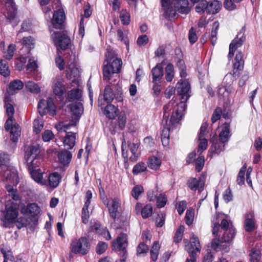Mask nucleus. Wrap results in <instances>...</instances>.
Masks as SVG:
<instances>
[{
  "instance_id": "1",
  "label": "nucleus",
  "mask_w": 262,
  "mask_h": 262,
  "mask_svg": "<svg viewBox=\"0 0 262 262\" xmlns=\"http://www.w3.org/2000/svg\"><path fill=\"white\" fill-rule=\"evenodd\" d=\"M78 120V117H75L69 123L62 122L56 125L57 130L63 129L66 133L62 140L65 149H72L76 144L77 134L76 126Z\"/></svg>"
},
{
  "instance_id": "2",
  "label": "nucleus",
  "mask_w": 262,
  "mask_h": 262,
  "mask_svg": "<svg viewBox=\"0 0 262 262\" xmlns=\"http://www.w3.org/2000/svg\"><path fill=\"white\" fill-rule=\"evenodd\" d=\"M190 86L189 82L186 80H180L177 88V92L178 95L181 97V101L177 106H175V113L176 116L173 115V117L177 120L179 119L182 116L184 115V112L186 108V102L190 97L189 94Z\"/></svg>"
},
{
  "instance_id": "3",
  "label": "nucleus",
  "mask_w": 262,
  "mask_h": 262,
  "mask_svg": "<svg viewBox=\"0 0 262 262\" xmlns=\"http://www.w3.org/2000/svg\"><path fill=\"white\" fill-rule=\"evenodd\" d=\"M103 64V77L105 79L110 80L113 74L120 72L122 60L120 58L116 57V54L114 51L107 50L106 59Z\"/></svg>"
},
{
  "instance_id": "4",
  "label": "nucleus",
  "mask_w": 262,
  "mask_h": 262,
  "mask_svg": "<svg viewBox=\"0 0 262 262\" xmlns=\"http://www.w3.org/2000/svg\"><path fill=\"white\" fill-rule=\"evenodd\" d=\"M40 212V208L35 203H31L21 208V213L30 216L25 222L23 223V226L33 227L37 225L38 220L36 216Z\"/></svg>"
},
{
  "instance_id": "5",
  "label": "nucleus",
  "mask_w": 262,
  "mask_h": 262,
  "mask_svg": "<svg viewBox=\"0 0 262 262\" xmlns=\"http://www.w3.org/2000/svg\"><path fill=\"white\" fill-rule=\"evenodd\" d=\"M90 244L88 239L85 237L79 239H74L70 244L71 251L75 254L85 255L89 252Z\"/></svg>"
},
{
  "instance_id": "6",
  "label": "nucleus",
  "mask_w": 262,
  "mask_h": 262,
  "mask_svg": "<svg viewBox=\"0 0 262 262\" xmlns=\"http://www.w3.org/2000/svg\"><path fill=\"white\" fill-rule=\"evenodd\" d=\"M52 38L55 45L62 50H65L70 44L69 36L64 32H55L52 34Z\"/></svg>"
},
{
  "instance_id": "7",
  "label": "nucleus",
  "mask_w": 262,
  "mask_h": 262,
  "mask_svg": "<svg viewBox=\"0 0 262 262\" xmlns=\"http://www.w3.org/2000/svg\"><path fill=\"white\" fill-rule=\"evenodd\" d=\"M38 110L41 116H43L47 113L54 115L55 114V106L52 99L48 98L47 100H40L38 104Z\"/></svg>"
},
{
  "instance_id": "8",
  "label": "nucleus",
  "mask_w": 262,
  "mask_h": 262,
  "mask_svg": "<svg viewBox=\"0 0 262 262\" xmlns=\"http://www.w3.org/2000/svg\"><path fill=\"white\" fill-rule=\"evenodd\" d=\"M179 103H176L175 100L172 99V100H171L168 103L165 105L163 107V117L164 119L168 120V117L170 115V114L171 113V111H172L171 113V119L169 121V123H171L172 125L174 124L175 123H178L182 119V117L183 116H182L181 118L177 120L176 118H174L173 117V115H174L176 116V113L175 112V106H177L178 104H179Z\"/></svg>"
},
{
  "instance_id": "9",
  "label": "nucleus",
  "mask_w": 262,
  "mask_h": 262,
  "mask_svg": "<svg viewBox=\"0 0 262 262\" xmlns=\"http://www.w3.org/2000/svg\"><path fill=\"white\" fill-rule=\"evenodd\" d=\"M127 236L125 233H121L112 244V249L115 251H121L123 255L126 253V248L127 246Z\"/></svg>"
},
{
  "instance_id": "10",
  "label": "nucleus",
  "mask_w": 262,
  "mask_h": 262,
  "mask_svg": "<svg viewBox=\"0 0 262 262\" xmlns=\"http://www.w3.org/2000/svg\"><path fill=\"white\" fill-rule=\"evenodd\" d=\"M230 75H226L222 84L219 86L217 93L220 98H227L232 91L231 82L228 81Z\"/></svg>"
},
{
  "instance_id": "11",
  "label": "nucleus",
  "mask_w": 262,
  "mask_h": 262,
  "mask_svg": "<svg viewBox=\"0 0 262 262\" xmlns=\"http://www.w3.org/2000/svg\"><path fill=\"white\" fill-rule=\"evenodd\" d=\"M66 19V15L62 9H59L53 14L51 23L53 27L56 29L62 28L63 24Z\"/></svg>"
},
{
  "instance_id": "12",
  "label": "nucleus",
  "mask_w": 262,
  "mask_h": 262,
  "mask_svg": "<svg viewBox=\"0 0 262 262\" xmlns=\"http://www.w3.org/2000/svg\"><path fill=\"white\" fill-rule=\"evenodd\" d=\"M18 206L13 202H8L6 205L5 219L8 221H13L18 216Z\"/></svg>"
},
{
  "instance_id": "13",
  "label": "nucleus",
  "mask_w": 262,
  "mask_h": 262,
  "mask_svg": "<svg viewBox=\"0 0 262 262\" xmlns=\"http://www.w3.org/2000/svg\"><path fill=\"white\" fill-rule=\"evenodd\" d=\"M174 9L177 12L183 14H188L191 11L190 7H189V2L188 0H174L173 2Z\"/></svg>"
},
{
  "instance_id": "14",
  "label": "nucleus",
  "mask_w": 262,
  "mask_h": 262,
  "mask_svg": "<svg viewBox=\"0 0 262 262\" xmlns=\"http://www.w3.org/2000/svg\"><path fill=\"white\" fill-rule=\"evenodd\" d=\"M205 177L202 175L198 180L196 178H191L187 182L188 187L192 190L196 191L198 190L201 192L203 190L205 185Z\"/></svg>"
},
{
  "instance_id": "15",
  "label": "nucleus",
  "mask_w": 262,
  "mask_h": 262,
  "mask_svg": "<svg viewBox=\"0 0 262 262\" xmlns=\"http://www.w3.org/2000/svg\"><path fill=\"white\" fill-rule=\"evenodd\" d=\"M171 2L172 0H161L163 16L168 20H170L176 16V11L171 6Z\"/></svg>"
},
{
  "instance_id": "16",
  "label": "nucleus",
  "mask_w": 262,
  "mask_h": 262,
  "mask_svg": "<svg viewBox=\"0 0 262 262\" xmlns=\"http://www.w3.org/2000/svg\"><path fill=\"white\" fill-rule=\"evenodd\" d=\"M52 89L55 95L62 96L67 90L63 79L60 77H56L53 83Z\"/></svg>"
},
{
  "instance_id": "17",
  "label": "nucleus",
  "mask_w": 262,
  "mask_h": 262,
  "mask_svg": "<svg viewBox=\"0 0 262 262\" xmlns=\"http://www.w3.org/2000/svg\"><path fill=\"white\" fill-rule=\"evenodd\" d=\"M6 4L8 7H10V9L8 10L7 19L13 26H16L18 21L16 20V12L14 7V1L6 0Z\"/></svg>"
},
{
  "instance_id": "18",
  "label": "nucleus",
  "mask_w": 262,
  "mask_h": 262,
  "mask_svg": "<svg viewBox=\"0 0 262 262\" xmlns=\"http://www.w3.org/2000/svg\"><path fill=\"white\" fill-rule=\"evenodd\" d=\"M201 248L199 239L194 235L190 238V243L185 246V249L189 255H195V253L199 252Z\"/></svg>"
},
{
  "instance_id": "19",
  "label": "nucleus",
  "mask_w": 262,
  "mask_h": 262,
  "mask_svg": "<svg viewBox=\"0 0 262 262\" xmlns=\"http://www.w3.org/2000/svg\"><path fill=\"white\" fill-rule=\"evenodd\" d=\"M72 157V154L71 152L68 151L67 149H64L58 154V161L64 167H67L69 166L71 161Z\"/></svg>"
},
{
  "instance_id": "20",
  "label": "nucleus",
  "mask_w": 262,
  "mask_h": 262,
  "mask_svg": "<svg viewBox=\"0 0 262 262\" xmlns=\"http://www.w3.org/2000/svg\"><path fill=\"white\" fill-rule=\"evenodd\" d=\"M120 206V201L118 198H114L110 200L107 203V207L111 216L113 219L116 218L118 213V209Z\"/></svg>"
},
{
  "instance_id": "21",
  "label": "nucleus",
  "mask_w": 262,
  "mask_h": 262,
  "mask_svg": "<svg viewBox=\"0 0 262 262\" xmlns=\"http://www.w3.org/2000/svg\"><path fill=\"white\" fill-rule=\"evenodd\" d=\"M244 41L245 38L243 36L238 38V36L232 41L229 46V51L228 55L229 59L233 57L235 50L243 45Z\"/></svg>"
},
{
  "instance_id": "22",
  "label": "nucleus",
  "mask_w": 262,
  "mask_h": 262,
  "mask_svg": "<svg viewBox=\"0 0 262 262\" xmlns=\"http://www.w3.org/2000/svg\"><path fill=\"white\" fill-rule=\"evenodd\" d=\"M254 214L253 212H249L245 215L244 226L247 232H252L255 228Z\"/></svg>"
},
{
  "instance_id": "23",
  "label": "nucleus",
  "mask_w": 262,
  "mask_h": 262,
  "mask_svg": "<svg viewBox=\"0 0 262 262\" xmlns=\"http://www.w3.org/2000/svg\"><path fill=\"white\" fill-rule=\"evenodd\" d=\"M0 174L7 180H12L16 177L15 169H11L7 164L0 166Z\"/></svg>"
},
{
  "instance_id": "24",
  "label": "nucleus",
  "mask_w": 262,
  "mask_h": 262,
  "mask_svg": "<svg viewBox=\"0 0 262 262\" xmlns=\"http://www.w3.org/2000/svg\"><path fill=\"white\" fill-rule=\"evenodd\" d=\"M28 169L29 170L35 169L37 167H39L42 163L41 156L36 157H25Z\"/></svg>"
},
{
  "instance_id": "25",
  "label": "nucleus",
  "mask_w": 262,
  "mask_h": 262,
  "mask_svg": "<svg viewBox=\"0 0 262 262\" xmlns=\"http://www.w3.org/2000/svg\"><path fill=\"white\" fill-rule=\"evenodd\" d=\"M221 131L219 134L220 141L222 143L228 142L230 137V128L228 123H224L221 127Z\"/></svg>"
},
{
  "instance_id": "26",
  "label": "nucleus",
  "mask_w": 262,
  "mask_h": 262,
  "mask_svg": "<svg viewBox=\"0 0 262 262\" xmlns=\"http://www.w3.org/2000/svg\"><path fill=\"white\" fill-rule=\"evenodd\" d=\"M24 86L23 82L20 80H14L9 84L8 92L11 95H13L21 90Z\"/></svg>"
},
{
  "instance_id": "27",
  "label": "nucleus",
  "mask_w": 262,
  "mask_h": 262,
  "mask_svg": "<svg viewBox=\"0 0 262 262\" xmlns=\"http://www.w3.org/2000/svg\"><path fill=\"white\" fill-rule=\"evenodd\" d=\"M222 4L218 1L207 2V13L208 14H216L221 8Z\"/></svg>"
},
{
  "instance_id": "28",
  "label": "nucleus",
  "mask_w": 262,
  "mask_h": 262,
  "mask_svg": "<svg viewBox=\"0 0 262 262\" xmlns=\"http://www.w3.org/2000/svg\"><path fill=\"white\" fill-rule=\"evenodd\" d=\"M61 180V176L57 172H53L49 175L48 183L50 187L56 188Z\"/></svg>"
},
{
  "instance_id": "29",
  "label": "nucleus",
  "mask_w": 262,
  "mask_h": 262,
  "mask_svg": "<svg viewBox=\"0 0 262 262\" xmlns=\"http://www.w3.org/2000/svg\"><path fill=\"white\" fill-rule=\"evenodd\" d=\"M29 171L31 177L36 182L41 185L46 184V180L43 179L42 172L40 169H37Z\"/></svg>"
},
{
  "instance_id": "30",
  "label": "nucleus",
  "mask_w": 262,
  "mask_h": 262,
  "mask_svg": "<svg viewBox=\"0 0 262 262\" xmlns=\"http://www.w3.org/2000/svg\"><path fill=\"white\" fill-rule=\"evenodd\" d=\"M40 146L37 145H32L28 147L25 157H36L40 156Z\"/></svg>"
},
{
  "instance_id": "31",
  "label": "nucleus",
  "mask_w": 262,
  "mask_h": 262,
  "mask_svg": "<svg viewBox=\"0 0 262 262\" xmlns=\"http://www.w3.org/2000/svg\"><path fill=\"white\" fill-rule=\"evenodd\" d=\"M4 102L8 117H13L14 108L10 97L9 96H5Z\"/></svg>"
},
{
  "instance_id": "32",
  "label": "nucleus",
  "mask_w": 262,
  "mask_h": 262,
  "mask_svg": "<svg viewBox=\"0 0 262 262\" xmlns=\"http://www.w3.org/2000/svg\"><path fill=\"white\" fill-rule=\"evenodd\" d=\"M118 111V108L114 105L108 104L105 107L104 113L107 118L113 119L116 117Z\"/></svg>"
},
{
  "instance_id": "33",
  "label": "nucleus",
  "mask_w": 262,
  "mask_h": 262,
  "mask_svg": "<svg viewBox=\"0 0 262 262\" xmlns=\"http://www.w3.org/2000/svg\"><path fill=\"white\" fill-rule=\"evenodd\" d=\"M153 82H159L163 75V70L161 67L157 66L151 71Z\"/></svg>"
},
{
  "instance_id": "34",
  "label": "nucleus",
  "mask_w": 262,
  "mask_h": 262,
  "mask_svg": "<svg viewBox=\"0 0 262 262\" xmlns=\"http://www.w3.org/2000/svg\"><path fill=\"white\" fill-rule=\"evenodd\" d=\"M10 130V139L13 142H16L20 136V127L17 124H14Z\"/></svg>"
},
{
  "instance_id": "35",
  "label": "nucleus",
  "mask_w": 262,
  "mask_h": 262,
  "mask_svg": "<svg viewBox=\"0 0 262 262\" xmlns=\"http://www.w3.org/2000/svg\"><path fill=\"white\" fill-rule=\"evenodd\" d=\"M81 96L82 91L80 89L77 88L69 91L67 98L69 101H72L75 100H80Z\"/></svg>"
},
{
  "instance_id": "36",
  "label": "nucleus",
  "mask_w": 262,
  "mask_h": 262,
  "mask_svg": "<svg viewBox=\"0 0 262 262\" xmlns=\"http://www.w3.org/2000/svg\"><path fill=\"white\" fill-rule=\"evenodd\" d=\"M139 146L138 142L134 143L129 142L128 143V147L132 154V156L129 157L130 161L135 162L137 160L136 152Z\"/></svg>"
},
{
  "instance_id": "37",
  "label": "nucleus",
  "mask_w": 262,
  "mask_h": 262,
  "mask_svg": "<svg viewBox=\"0 0 262 262\" xmlns=\"http://www.w3.org/2000/svg\"><path fill=\"white\" fill-rule=\"evenodd\" d=\"M235 234V231L234 228H230V229L224 231L222 237V239L223 242L227 243H230Z\"/></svg>"
},
{
  "instance_id": "38",
  "label": "nucleus",
  "mask_w": 262,
  "mask_h": 262,
  "mask_svg": "<svg viewBox=\"0 0 262 262\" xmlns=\"http://www.w3.org/2000/svg\"><path fill=\"white\" fill-rule=\"evenodd\" d=\"M70 108L73 114L77 117L81 115L83 112V104L81 102H76L72 104Z\"/></svg>"
},
{
  "instance_id": "39",
  "label": "nucleus",
  "mask_w": 262,
  "mask_h": 262,
  "mask_svg": "<svg viewBox=\"0 0 262 262\" xmlns=\"http://www.w3.org/2000/svg\"><path fill=\"white\" fill-rule=\"evenodd\" d=\"M114 94L113 88L110 85H107L104 91L103 97L104 100L107 103L112 102L114 99Z\"/></svg>"
},
{
  "instance_id": "40",
  "label": "nucleus",
  "mask_w": 262,
  "mask_h": 262,
  "mask_svg": "<svg viewBox=\"0 0 262 262\" xmlns=\"http://www.w3.org/2000/svg\"><path fill=\"white\" fill-rule=\"evenodd\" d=\"M161 165V161L159 158L153 156L148 159V166L150 168L157 170L160 168Z\"/></svg>"
},
{
  "instance_id": "41",
  "label": "nucleus",
  "mask_w": 262,
  "mask_h": 262,
  "mask_svg": "<svg viewBox=\"0 0 262 262\" xmlns=\"http://www.w3.org/2000/svg\"><path fill=\"white\" fill-rule=\"evenodd\" d=\"M160 248V246L158 242L155 241L150 251V257L152 261H155L157 260Z\"/></svg>"
},
{
  "instance_id": "42",
  "label": "nucleus",
  "mask_w": 262,
  "mask_h": 262,
  "mask_svg": "<svg viewBox=\"0 0 262 262\" xmlns=\"http://www.w3.org/2000/svg\"><path fill=\"white\" fill-rule=\"evenodd\" d=\"M250 262H259L261 259V253L259 250L252 249L249 253Z\"/></svg>"
},
{
  "instance_id": "43",
  "label": "nucleus",
  "mask_w": 262,
  "mask_h": 262,
  "mask_svg": "<svg viewBox=\"0 0 262 262\" xmlns=\"http://www.w3.org/2000/svg\"><path fill=\"white\" fill-rule=\"evenodd\" d=\"M120 18L123 25H128L129 24L130 16L129 13L126 9H123L121 11Z\"/></svg>"
},
{
  "instance_id": "44",
  "label": "nucleus",
  "mask_w": 262,
  "mask_h": 262,
  "mask_svg": "<svg viewBox=\"0 0 262 262\" xmlns=\"http://www.w3.org/2000/svg\"><path fill=\"white\" fill-rule=\"evenodd\" d=\"M10 71L7 62L0 59V74L4 77H7L10 75Z\"/></svg>"
},
{
  "instance_id": "45",
  "label": "nucleus",
  "mask_w": 262,
  "mask_h": 262,
  "mask_svg": "<svg viewBox=\"0 0 262 262\" xmlns=\"http://www.w3.org/2000/svg\"><path fill=\"white\" fill-rule=\"evenodd\" d=\"M141 214L143 219H147L152 214V207L150 204H147L142 209Z\"/></svg>"
},
{
  "instance_id": "46",
  "label": "nucleus",
  "mask_w": 262,
  "mask_h": 262,
  "mask_svg": "<svg viewBox=\"0 0 262 262\" xmlns=\"http://www.w3.org/2000/svg\"><path fill=\"white\" fill-rule=\"evenodd\" d=\"M16 51V46L14 44H10L6 52L4 53V57L7 60H10L14 56Z\"/></svg>"
},
{
  "instance_id": "47",
  "label": "nucleus",
  "mask_w": 262,
  "mask_h": 262,
  "mask_svg": "<svg viewBox=\"0 0 262 262\" xmlns=\"http://www.w3.org/2000/svg\"><path fill=\"white\" fill-rule=\"evenodd\" d=\"M207 1L206 0H202L196 5L195 10L197 13L202 14L205 11L207 12Z\"/></svg>"
},
{
  "instance_id": "48",
  "label": "nucleus",
  "mask_w": 262,
  "mask_h": 262,
  "mask_svg": "<svg viewBox=\"0 0 262 262\" xmlns=\"http://www.w3.org/2000/svg\"><path fill=\"white\" fill-rule=\"evenodd\" d=\"M114 88L115 91L114 99L118 102H122L123 100V96L121 87L117 84L114 85Z\"/></svg>"
},
{
  "instance_id": "49",
  "label": "nucleus",
  "mask_w": 262,
  "mask_h": 262,
  "mask_svg": "<svg viewBox=\"0 0 262 262\" xmlns=\"http://www.w3.org/2000/svg\"><path fill=\"white\" fill-rule=\"evenodd\" d=\"M146 166L144 163L139 162L134 166L132 172L134 174H138L145 171L146 170Z\"/></svg>"
},
{
  "instance_id": "50",
  "label": "nucleus",
  "mask_w": 262,
  "mask_h": 262,
  "mask_svg": "<svg viewBox=\"0 0 262 262\" xmlns=\"http://www.w3.org/2000/svg\"><path fill=\"white\" fill-rule=\"evenodd\" d=\"M194 215V210L193 209H189L186 211L185 215L186 224L188 226L192 224Z\"/></svg>"
},
{
  "instance_id": "51",
  "label": "nucleus",
  "mask_w": 262,
  "mask_h": 262,
  "mask_svg": "<svg viewBox=\"0 0 262 262\" xmlns=\"http://www.w3.org/2000/svg\"><path fill=\"white\" fill-rule=\"evenodd\" d=\"M43 123L42 119L40 118L35 119L33 122L34 131L36 133H39L43 128Z\"/></svg>"
},
{
  "instance_id": "52",
  "label": "nucleus",
  "mask_w": 262,
  "mask_h": 262,
  "mask_svg": "<svg viewBox=\"0 0 262 262\" xmlns=\"http://www.w3.org/2000/svg\"><path fill=\"white\" fill-rule=\"evenodd\" d=\"M174 68L172 64L169 63L166 68V79L167 81H171L174 76Z\"/></svg>"
},
{
  "instance_id": "53",
  "label": "nucleus",
  "mask_w": 262,
  "mask_h": 262,
  "mask_svg": "<svg viewBox=\"0 0 262 262\" xmlns=\"http://www.w3.org/2000/svg\"><path fill=\"white\" fill-rule=\"evenodd\" d=\"M246 169V165L244 164L240 169L237 178V183L239 185H242L245 183V173Z\"/></svg>"
},
{
  "instance_id": "54",
  "label": "nucleus",
  "mask_w": 262,
  "mask_h": 262,
  "mask_svg": "<svg viewBox=\"0 0 262 262\" xmlns=\"http://www.w3.org/2000/svg\"><path fill=\"white\" fill-rule=\"evenodd\" d=\"M185 227L183 225H181L179 227L178 229L177 230L174 236V241L176 243H179L181 241L183 233L184 231Z\"/></svg>"
},
{
  "instance_id": "55",
  "label": "nucleus",
  "mask_w": 262,
  "mask_h": 262,
  "mask_svg": "<svg viewBox=\"0 0 262 262\" xmlns=\"http://www.w3.org/2000/svg\"><path fill=\"white\" fill-rule=\"evenodd\" d=\"M26 86L31 93H38L40 91L38 85L33 81H28L26 83Z\"/></svg>"
},
{
  "instance_id": "56",
  "label": "nucleus",
  "mask_w": 262,
  "mask_h": 262,
  "mask_svg": "<svg viewBox=\"0 0 262 262\" xmlns=\"http://www.w3.org/2000/svg\"><path fill=\"white\" fill-rule=\"evenodd\" d=\"M23 45L28 49L34 47L35 42L31 36L24 37L23 39Z\"/></svg>"
},
{
  "instance_id": "57",
  "label": "nucleus",
  "mask_w": 262,
  "mask_h": 262,
  "mask_svg": "<svg viewBox=\"0 0 262 262\" xmlns=\"http://www.w3.org/2000/svg\"><path fill=\"white\" fill-rule=\"evenodd\" d=\"M219 27V23L217 21H215L213 23V28H212V30L211 31V41H212V44L213 45H215L216 39H217L216 35H217V30H218Z\"/></svg>"
},
{
  "instance_id": "58",
  "label": "nucleus",
  "mask_w": 262,
  "mask_h": 262,
  "mask_svg": "<svg viewBox=\"0 0 262 262\" xmlns=\"http://www.w3.org/2000/svg\"><path fill=\"white\" fill-rule=\"evenodd\" d=\"M200 141L198 152L201 154L204 150H205L208 146V141L205 138H199Z\"/></svg>"
},
{
  "instance_id": "59",
  "label": "nucleus",
  "mask_w": 262,
  "mask_h": 262,
  "mask_svg": "<svg viewBox=\"0 0 262 262\" xmlns=\"http://www.w3.org/2000/svg\"><path fill=\"white\" fill-rule=\"evenodd\" d=\"M167 203V197L164 194H160L157 199V206L158 208H162Z\"/></svg>"
},
{
  "instance_id": "60",
  "label": "nucleus",
  "mask_w": 262,
  "mask_h": 262,
  "mask_svg": "<svg viewBox=\"0 0 262 262\" xmlns=\"http://www.w3.org/2000/svg\"><path fill=\"white\" fill-rule=\"evenodd\" d=\"M117 36L119 40L123 42L126 46L127 49L129 48V41L128 38L126 35L123 33V31L121 29H119L117 31Z\"/></svg>"
},
{
  "instance_id": "61",
  "label": "nucleus",
  "mask_w": 262,
  "mask_h": 262,
  "mask_svg": "<svg viewBox=\"0 0 262 262\" xmlns=\"http://www.w3.org/2000/svg\"><path fill=\"white\" fill-rule=\"evenodd\" d=\"M148 251V246L143 243H140L137 248V255L141 256Z\"/></svg>"
},
{
  "instance_id": "62",
  "label": "nucleus",
  "mask_w": 262,
  "mask_h": 262,
  "mask_svg": "<svg viewBox=\"0 0 262 262\" xmlns=\"http://www.w3.org/2000/svg\"><path fill=\"white\" fill-rule=\"evenodd\" d=\"M27 61V59L26 57L21 56L19 58L17 59L15 61V67L16 68L19 70L21 71L25 67V63Z\"/></svg>"
},
{
  "instance_id": "63",
  "label": "nucleus",
  "mask_w": 262,
  "mask_h": 262,
  "mask_svg": "<svg viewBox=\"0 0 262 262\" xmlns=\"http://www.w3.org/2000/svg\"><path fill=\"white\" fill-rule=\"evenodd\" d=\"M74 59L75 57H73V58L70 57V59L68 62L67 64L68 69L72 74L76 73L78 70V69L74 62Z\"/></svg>"
},
{
  "instance_id": "64",
  "label": "nucleus",
  "mask_w": 262,
  "mask_h": 262,
  "mask_svg": "<svg viewBox=\"0 0 262 262\" xmlns=\"http://www.w3.org/2000/svg\"><path fill=\"white\" fill-rule=\"evenodd\" d=\"M126 121V118L125 114L123 113H120L118 118V123L119 128L121 129L124 128L125 126Z\"/></svg>"
}]
</instances>
